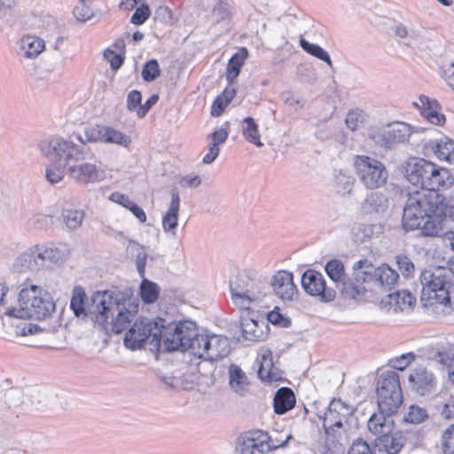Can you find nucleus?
<instances>
[{"mask_svg": "<svg viewBox=\"0 0 454 454\" xmlns=\"http://www.w3.org/2000/svg\"><path fill=\"white\" fill-rule=\"evenodd\" d=\"M87 295L81 286L73 290L70 309L75 317H87L89 314L105 330L121 333L129 326L138 312V301L120 292L112 290L97 291L90 297L89 312L85 303Z\"/></svg>", "mask_w": 454, "mask_h": 454, "instance_id": "nucleus-1", "label": "nucleus"}, {"mask_svg": "<svg viewBox=\"0 0 454 454\" xmlns=\"http://www.w3.org/2000/svg\"><path fill=\"white\" fill-rule=\"evenodd\" d=\"M447 218L454 220V197L426 189L409 192L402 218L406 231L420 229L423 236H439Z\"/></svg>", "mask_w": 454, "mask_h": 454, "instance_id": "nucleus-2", "label": "nucleus"}, {"mask_svg": "<svg viewBox=\"0 0 454 454\" xmlns=\"http://www.w3.org/2000/svg\"><path fill=\"white\" fill-rule=\"evenodd\" d=\"M403 174L409 184L419 189L440 192L454 185V174L450 169L424 158H409Z\"/></svg>", "mask_w": 454, "mask_h": 454, "instance_id": "nucleus-3", "label": "nucleus"}, {"mask_svg": "<svg viewBox=\"0 0 454 454\" xmlns=\"http://www.w3.org/2000/svg\"><path fill=\"white\" fill-rule=\"evenodd\" d=\"M419 289L420 300L425 306L442 304L451 306L454 300V282L450 273L443 268H430L423 270L415 283Z\"/></svg>", "mask_w": 454, "mask_h": 454, "instance_id": "nucleus-4", "label": "nucleus"}, {"mask_svg": "<svg viewBox=\"0 0 454 454\" xmlns=\"http://www.w3.org/2000/svg\"><path fill=\"white\" fill-rule=\"evenodd\" d=\"M20 308H9L5 315L19 318L43 320L51 316L56 305L51 294L35 285L22 288L19 294Z\"/></svg>", "mask_w": 454, "mask_h": 454, "instance_id": "nucleus-5", "label": "nucleus"}, {"mask_svg": "<svg viewBox=\"0 0 454 454\" xmlns=\"http://www.w3.org/2000/svg\"><path fill=\"white\" fill-rule=\"evenodd\" d=\"M164 348L168 352L189 350L193 356L200 350V339L196 324L191 320L168 322L165 319L162 329Z\"/></svg>", "mask_w": 454, "mask_h": 454, "instance_id": "nucleus-6", "label": "nucleus"}, {"mask_svg": "<svg viewBox=\"0 0 454 454\" xmlns=\"http://www.w3.org/2000/svg\"><path fill=\"white\" fill-rule=\"evenodd\" d=\"M39 149L49 160L60 164L67 169L76 161L85 160L87 155L93 156L88 147L59 136L43 140L39 144Z\"/></svg>", "mask_w": 454, "mask_h": 454, "instance_id": "nucleus-7", "label": "nucleus"}, {"mask_svg": "<svg viewBox=\"0 0 454 454\" xmlns=\"http://www.w3.org/2000/svg\"><path fill=\"white\" fill-rule=\"evenodd\" d=\"M164 322L165 319L162 317H157L155 320L147 317L137 319L125 333L123 340L125 347L131 350H137L148 341L153 348L158 350L161 344Z\"/></svg>", "mask_w": 454, "mask_h": 454, "instance_id": "nucleus-8", "label": "nucleus"}, {"mask_svg": "<svg viewBox=\"0 0 454 454\" xmlns=\"http://www.w3.org/2000/svg\"><path fill=\"white\" fill-rule=\"evenodd\" d=\"M354 165L360 181L368 189H377L386 184L388 173L385 165L378 160L369 156H356Z\"/></svg>", "mask_w": 454, "mask_h": 454, "instance_id": "nucleus-9", "label": "nucleus"}, {"mask_svg": "<svg viewBox=\"0 0 454 454\" xmlns=\"http://www.w3.org/2000/svg\"><path fill=\"white\" fill-rule=\"evenodd\" d=\"M75 138L87 147L89 143H109L116 144L123 147H129L131 139L129 136L124 133L114 129L110 126L106 125H94L86 127L84 129V137L80 133L73 134Z\"/></svg>", "mask_w": 454, "mask_h": 454, "instance_id": "nucleus-10", "label": "nucleus"}, {"mask_svg": "<svg viewBox=\"0 0 454 454\" xmlns=\"http://www.w3.org/2000/svg\"><path fill=\"white\" fill-rule=\"evenodd\" d=\"M301 282L306 294L317 297L322 302H330L336 298L335 288L328 286L323 274L317 270L312 269L305 270Z\"/></svg>", "mask_w": 454, "mask_h": 454, "instance_id": "nucleus-11", "label": "nucleus"}, {"mask_svg": "<svg viewBox=\"0 0 454 454\" xmlns=\"http://www.w3.org/2000/svg\"><path fill=\"white\" fill-rule=\"evenodd\" d=\"M200 350L194 356L208 361H217L227 356L231 347L227 337L222 335H201Z\"/></svg>", "mask_w": 454, "mask_h": 454, "instance_id": "nucleus-12", "label": "nucleus"}, {"mask_svg": "<svg viewBox=\"0 0 454 454\" xmlns=\"http://www.w3.org/2000/svg\"><path fill=\"white\" fill-rule=\"evenodd\" d=\"M411 134L410 125L404 122H394L380 129L373 135V139L380 146L391 149L398 144L408 141Z\"/></svg>", "mask_w": 454, "mask_h": 454, "instance_id": "nucleus-13", "label": "nucleus"}, {"mask_svg": "<svg viewBox=\"0 0 454 454\" xmlns=\"http://www.w3.org/2000/svg\"><path fill=\"white\" fill-rule=\"evenodd\" d=\"M354 413V408L340 399H333L328 405L327 411L319 419L323 420V427L326 434L336 428H340L344 422Z\"/></svg>", "mask_w": 454, "mask_h": 454, "instance_id": "nucleus-14", "label": "nucleus"}, {"mask_svg": "<svg viewBox=\"0 0 454 454\" xmlns=\"http://www.w3.org/2000/svg\"><path fill=\"white\" fill-rule=\"evenodd\" d=\"M67 175L75 184L87 185L103 180L105 171L96 162L76 161L68 169Z\"/></svg>", "mask_w": 454, "mask_h": 454, "instance_id": "nucleus-15", "label": "nucleus"}, {"mask_svg": "<svg viewBox=\"0 0 454 454\" xmlns=\"http://www.w3.org/2000/svg\"><path fill=\"white\" fill-rule=\"evenodd\" d=\"M36 258L39 269H49L64 263L69 257V249L65 246L36 244Z\"/></svg>", "mask_w": 454, "mask_h": 454, "instance_id": "nucleus-16", "label": "nucleus"}, {"mask_svg": "<svg viewBox=\"0 0 454 454\" xmlns=\"http://www.w3.org/2000/svg\"><path fill=\"white\" fill-rule=\"evenodd\" d=\"M266 439V432L260 429L244 432L237 439L236 454L268 453Z\"/></svg>", "mask_w": 454, "mask_h": 454, "instance_id": "nucleus-17", "label": "nucleus"}, {"mask_svg": "<svg viewBox=\"0 0 454 454\" xmlns=\"http://www.w3.org/2000/svg\"><path fill=\"white\" fill-rule=\"evenodd\" d=\"M405 442L406 438L399 431L380 435L374 440L373 451L375 454H398Z\"/></svg>", "mask_w": 454, "mask_h": 454, "instance_id": "nucleus-18", "label": "nucleus"}, {"mask_svg": "<svg viewBox=\"0 0 454 454\" xmlns=\"http://www.w3.org/2000/svg\"><path fill=\"white\" fill-rule=\"evenodd\" d=\"M383 387H377L379 411L387 415H393L397 412L403 403L402 389H384Z\"/></svg>", "mask_w": 454, "mask_h": 454, "instance_id": "nucleus-19", "label": "nucleus"}, {"mask_svg": "<svg viewBox=\"0 0 454 454\" xmlns=\"http://www.w3.org/2000/svg\"><path fill=\"white\" fill-rule=\"evenodd\" d=\"M408 380L411 387L420 395L431 393L435 387V378L433 373L423 367L414 369Z\"/></svg>", "mask_w": 454, "mask_h": 454, "instance_id": "nucleus-20", "label": "nucleus"}, {"mask_svg": "<svg viewBox=\"0 0 454 454\" xmlns=\"http://www.w3.org/2000/svg\"><path fill=\"white\" fill-rule=\"evenodd\" d=\"M271 286L277 295L282 300H292L297 294L293 274L286 270H280L275 274L271 278Z\"/></svg>", "mask_w": 454, "mask_h": 454, "instance_id": "nucleus-21", "label": "nucleus"}, {"mask_svg": "<svg viewBox=\"0 0 454 454\" xmlns=\"http://www.w3.org/2000/svg\"><path fill=\"white\" fill-rule=\"evenodd\" d=\"M236 327L242 333V337L245 340L257 341L262 338L263 332L252 311L241 312Z\"/></svg>", "mask_w": 454, "mask_h": 454, "instance_id": "nucleus-22", "label": "nucleus"}, {"mask_svg": "<svg viewBox=\"0 0 454 454\" xmlns=\"http://www.w3.org/2000/svg\"><path fill=\"white\" fill-rule=\"evenodd\" d=\"M425 148L434 153L439 160L454 164V140L442 137L439 139H433L427 142Z\"/></svg>", "mask_w": 454, "mask_h": 454, "instance_id": "nucleus-23", "label": "nucleus"}, {"mask_svg": "<svg viewBox=\"0 0 454 454\" xmlns=\"http://www.w3.org/2000/svg\"><path fill=\"white\" fill-rule=\"evenodd\" d=\"M257 373L262 381L273 382L282 380L283 372L274 364L270 350H265L262 354Z\"/></svg>", "mask_w": 454, "mask_h": 454, "instance_id": "nucleus-24", "label": "nucleus"}, {"mask_svg": "<svg viewBox=\"0 0 454 454\" xmlns=\"http://www.w3.org/2000/svg\"><path fill=\"white\" fill-rule=\"evenodd\" d=\"M180 207V196L176 188L171 190L170 205L162 217V228L165 232H171L176 234V230L178 226V213Z\"/></svg>", "mask_w": 454, "mask_h": 454, "instance_id": "nucleus-25", "label": "nucleus"}, {"mask_svg": "<svg viewBox=\"0 0 454 454\" xmlns=\"http://www.w3.org/2000/svg\"><path fill=\"white\" fill-rule=\"evenodd\" d=\"M419 103L416 105L419 107L420 113L429 122L435 125H442L445 122V116L439 113L440 106L434 99H430L425 95L419 98Z\"/></svg>", "mask_w": 454, "mask_h": 454, "instance_id": "nucleus-26", "label": "nucleus"}, {"mask_svg": "<svg viewBox=\"0 0 454 454\" xmlns=\"http://www.w3.org/2000/svg\"><path fill=\"white\" fill-rule=\"evenodd\" d=\"M392 415H387L379 411L373 413L368 419V430L374 435H387L394 432V420Z\"/></svg>", "mask_w": 454, "mask_h": 454, "instance_id": "nucleus-27", "label": "nucleus"}, {"mask_svg": "<svg viewBox=\"0 0 454 454\" xmlns=\"http://www.w3.org/2000/svg\"><path fill=\"white\" fill-rule=\"evenodd\" d=\"M229 386L231 389L240 396L249 393L250 381L247 374L237 364L229 366Z\"/></svg>", "mask_w": 454, "mask_h": 454, "instance_id": "nucleus-28", "label": "nucleus"}, {"mask_svg": "<svg viewBox=\"0 0 454 454\" xmlns=\"http://www.w3.org/2000/svg\"><path fill=\"white\" fill-rule=\"evenodd\" d=\"M296 403L294 391L286 387L277 390L273 399L274 412L282 415L292 410Z\"/></svg>", "mask_w": 454, "mask_h": 454, "instance_id": "nucleus-29", "label": "nucleus"}, {"mask_svg": "<svg viewBox=\"0 0 454 454\" xmlns=\"http://www.w3.org/2000/svg\"><path fill=\"white\" fill-rule=\"evenodd\" d=\"M340 296L344 300H360L368 291L359 281L355 280V276L346 277L340 285H337Z\"/></svg>", "mask_w": 454, "mask_h": 454, "instance_id": "nucleus-30", "label": "nucleus"}, {"mask_svg": "<svg viewBox=\"0 0 454 454\" xmlns=\"http://www.w3.org/2000/svg\"><path fill=\"white\" fill-rule=\"evenodd\" d=\"M13 268L19 272L40 270L36 258L35 245L28 247L16 258Z\"/></svg>", "mask_w": 454, "mask_h": 454, "instance_id": "nucleus-31", "label": "nucleus"}, {"mask_svg": "<svg viewBox=\"0 0 454 454\" xmlns=\"http://www.w3.org/2000/svg\"><path fill=\"white\" fill-rule=\"evenodd\" d=\"M389 207L386 195L381 192H371L366 196L363 208L366 213H385Z\"/></svg>", "mask_w": 454, "mask_h": 454, "instance_id": "nucleus-32", "label": "nucleus"}, {"mask_svg": "<svg viewBox=\"0 0 454 454\" xmlns=\"http://www.w3.org/2000/svg\"><path fill=\"white\" fill-rule=\"evenodd\" d=\"M109 200L129 209L140 223L146 221V215L143 208L131 200L128 195L115 192L110 195Z\"/></svg>", "mask_w": 454, "mask_h": 454, "instance_id": "nucleus-33", "label": "nucleus"}, {"mask_svg": "<svg viewBox=\"0 0 454 454\" xmlns=\"http://www.w3.org/2000/svg\"><path fill=\"white\" fill-rule=\"evenodd\" d=\"M230 289L234 292H236L237 289H242V293H244V294L259 299L262 296L255 281L243 275H239L235 280H231Z\"/></svg>", "mask_w": 454, "mask_h": 454, "instance_id": "nucleus-34", "label": "nucleus"}, {"mask_svg": "<svg viewBox=\"0 0 454 454\" xmlns=\"http://www.w3.org/2000/svg\"><path fill=\"white\" fill-rule=\"evenodd\" d=\"M44 47V41L37 36L25 35L20 41V49L26 58H35L43 51Z\"/></svg>", "mask_w": 454, "mask_h": 454, "instance_id": "nucleus-35", "label": "nucleus"}, {"mask_svg": "<svg viewBox=\"0 0 454 454\" xmlns=\"http://www.w3.org/2000/svg\"><path fill=\"white\" fill-rule=\"evenodd\" d=\"M248 56L247 48L242 47L229 59L226 77L228 81L235 79L240 72V68Z\"/></svg>", "mask_w": 454, "mask_h": 454, "instance_id": "nucleus-36", "label": "nucleus"}, {"mask_svg": "<svg viewBox=\"0 0 454 454\" xmlns=\"http://www.w3.org/2000/svg\"><path fill=\"white\" fill-rule=\"evenodd\" d=\"M242 134L245 138L257 147H262L263 144L261 141L258 124L253 117H246L242 121Z\"/></svg>", "mask_w": 454, "mask_h": 454, "instance_id": "nucleus-37", "label": "nucleus"}, {"mask_svg": "<svg viewBox=\"0 0 454 454\" xmlns=\"http://www.w3.org/2000/svg\"><path fill=\"white\" fill-rule=\"evenodd\" d=\"M431 358L448 368L450 367L454 363V344L448 342L438 346L433 351Z\"/></svg>", "mask_w": 454, "mask_h": 454, "instance_id": "nucleus-38", "label": "nucleus"}, {"mask_svg": "<svg viewBox=\"0 0 454 454\" xmlns=\"http://www.w3.org/2000/svg\"><path fill=\"white\" fill-rule=\"evenodd\" d=\"M160 291V288L156 283L146 279L145 277L142 278L139 294L145 303L152 304L155 302L159 298Z\"/></svg>", "mask_w": 454, "mask_h": 454, "instance_id": "nucleus-39", "label": "nucleus"}, {"mask_svg": "<svg viewBox=\"0 0 454 454\" xmlns=\"http://www.w3.org/2000/svg\"><path fill=\"white\" fill-rule=\"evenodd\" d=\"M325 270L328 278L337 285L346 278L347 274L343 262L339 259H332L325 265Z\"/></svg>", "mask_w": 454, "mask_h": 454, "instance_id": "nucleus-40", "label": "nucleus"}, {"mask_svg": "<svg viewBox=\"0 0 454 454\" xmlns=\"http://www.w3.org/2000/svg\"><path fill=\"white\" fill-rule=\"evenodd\" d=\"M378 286L391 290L399 278L398 273L387 264H382L378 271Z\"/></svg>", "mask_w": 454, "mask_h": 454, "instance_id": "nucleus-41", "label": "nucleus"}, {"mask_svg": "<svg viewBox=\"0 0 454 454\" xmlns=\"http://www.w3.org/2000/svg\"><path fill=\"white\" fill-rule=\"evenodd\" d=\"M234 9L227 2L219 0L213 8L212 15L215 22L229 24Z\"/></svg>", "mask_w": 454, "mask_h": 454, "instance_id": "nucleus-42", "label": "nucleus"}, {"mask_svg": "<svg viewBox=\"0 0 454 454\" xmlns=\"http://www.w3.org/2000/svg\"><path fill=\"white\" fill-rule=\"evenodd\" d=\"M300 45L304 51L325 62L330 67H333V62L328 52L321 46L316 43H311L304 38L300 40Z\"/></svg>", "mask_w": 454, "mask_h": 454, "instance_id": "nucleus-43", "label": "nucleus"}, {"mask_svg": "<svg viewBox=\"0 0 454 454\" xmlns=\"http://www.w3.org/2000/svg\"><path fill=\"white\" fill-rule=\"evenodd\" d=\"M352 269L355 280L359 281L361 285L369 290L370 287L366 286L367 273L370 270H374V264L368 259H363L355 262Z\"/></svg>", "mask_w": 454, "mask_h": 454, "instance_id": "nucleus-44", "label": "nucleus"}, {"mask_svg": "<svg viewBox=\"0 0 454 454\" xmlns=\"http://www.w3.org/2000/svg\"><path fill=\"white\" fill-rule=\"evenodd\" d=\"M53 224L51 215L35 213L27 220V228L28 230L43 231L47 230Z\"/></svg>", "mask_w": 454, "mask_h": 454, "instance_id": "nucleus-45", "label": "nucleus"}, {"mask_svg": "<svg viewBox=\"0 0 454 454\" xmlns=\"http://www.w3.org/2000/svg\"><path fill=\"white\" fill-rule=\"evenodd\" d=\"M61 215L67 227L74 231L81 227L85 214L83 210L63 209Z\"/></svg>", "mask_w": 454, "mask_h": 454, "instance_id": "nucleus-46", "label": "nucleus"}, {"mask_svg": "<svg viewBox=\"0 0 454 454\" xmlns=\"http://www.w3.org/2000/svg\"><path fill=\"white\" fill-rule=\"evenodd\" d=\"M384 389H402L400 385L399 375L394 371H388L383 372L377 382V387H382Z\"/></svg>", "mask_w": 454, "mask_h": 454, "instance_id": "nucleus-47", "label": "nucleus"}, {"mask_svg": "<svg viewBox=\"0 0 454 454\" xmlns=\"http://www.w3.org/2000/svg\"><path fill=\"white\" fill-rule=\"evenodd\" d=\"M337 192L342 195L350 194L355 184V178L351 175H348L340 171L334 177Z\"/></svg>", "mask_w": 454, "mask_h": 454, "instance_id": "nucleus-48", "label": "nucleus"}, {"mask_svg": "<svg viewBox=\"0 0 454 454\" xmlns=\"http://www.w3.org/2000/svg\"><path fill=\"white\" fill-rule=\"evenodd\" d=\"M233 302L242 310L241 312L250 311L249 308L253 301L260 300L256 297H251L242 293V289H237L236 292L231 291Z\"/></svg>", "mask_w": 454, "mask_h": 454, "instance_id": "nucleus-49", "label": "nucleus"}, {"mask_svg": "<svg viewBox=\"0 0 454 454\" xmlns=\"http://www.w3.org/2000/svg\"><path fill=\"white\" fill-rule=\"evenodd\" d=\"M142 78L147 82L155 81L160 75V68L156 59L148 60L142 69Z\"/></svg>", "mask_w": 454, "mask_h": 454, "instance_id": "nucleus-50", "label": "nucleus"}, {"mask_svg": "<svg viewBox=\"0 0 454 454\" xmlns=\"http://www.w3.org/2000/svg\"><path fill=\"white\" fill-rule=\"evenodd\" d=\"M66 174V167L54 163L46 168L45 177L50 184H55L61 182L64 179Z\"/></svg>", "mask_w": 454, "mask_h": 454, "instance_id": "nucleus-51", "label": "nucleus"}, {"mask_svg": "<svg viewBox=\"0 0 454 454\" xmlns=\"http://www.w3.org/2000/svg\"><path fill=\"white\" fill-rule=\"evenodd\" d=\"M395 262L402 275L408 278L413 277L415 272V265L412 261L405 254H397Z\"/></svg>", "mask_w": 454, "mask_h": 454, "instance_id": "nucleus-52", "label": "nucleus"}, {"mask_svg": "<svg viewBox=\"0 0 454 454\" xmlns=\"http://www.w3.org/2000/svg\"><path fill=\"white\" fill-rule=\"evenodd\" d=\"M23 393L18 387H12L4 393V403L9 408H16L22 403Z\"/></svg>", "mask_w": 454, "mask_h": 454, "instance_id": "nucleus-53", "label": "nucleus"}, {"mask_svg": "<svg viewBox=\"0 0 454 454\" xmlns=\"http://www.w3.org/2000/svg\"><path fill=\"white\" fill-rule=\"evenodd\" d=\"M89 3L90 0H81L80 4L74 7V15L78 20L87 21L94 16Z\"/></svg>", "mask_w": 454, "mask_h": 454, "instance_id": "nucleus-54", "label": "nucleus"}, {"mask_svg": "<svg viewBox=\"0 0 454 454\" xmlns=\"http://www.w3.org/2000/svg\"><path fill=\"white\" fill-rule=\"evenodd\" d=\"M390 298L395 300V302L401 310L410 309L416 301L415 297L410 292L405 290L396 292L395 296L393 297L390 295Z\"/></svg>", "mask_w": 454, "mask_h": 454, "instance_id": "nucleus-55", "label": "nucleus"}, {"mask_svg": "<svg viewBox=\"0 0 454 454\" xmlns=\"http://www.w3.org/2000/svg\"><path fill=\"white\" fill-rule=\"evenodd\" d=\"M414 360L415 355L412 352H409L391 359L389 361V365L395 370L403 371Z\"/></svg>", "mask_w": 454, "mask_h": 454, "instance_id": "nucleus-56", "label": "nucleus"}, {"mask_svg": "<svg viewBox=\"0 0 454 454\" xmlns=\"http://www.w3.org/2000/svg\"><path fill=\"white\" fill-rule=\"evenodd\" d=\"M444 454H454V424L447 427L442 434Z\"/></svg>", "mask_w": 454, "mask_h": 454, "instance_id": "nucleus-57", "label": "nucleus"}, {"mask_svg": "<svg viewBox=\"0 0 454 454\" xmlns=\"http://www.w3.org/2000/svg\"><path fill=\"white\" fill-rule=\"evenodd\" d=\"M348 454H375L371 446L362 438L355 440Z\"/></svg>", "mask_w": 454, "mask_h": 454, "instance_id": "nucleus-58", "label": "nucleus"}, {"mask_svg": "<svg viewBox=\"0 0 454 454\" xmlns=\"http://www.w3.org/2000/svg\"><path fill=\"white\" fill-rule=\"evenodd\" d=\"M151 12L147 4H141L131 16V23L142 25L150 17Z\"/></svg>", "mask_w": 454, "mask_h": 454, "instance_id": "nucleus-59", "label": "nucleus"}, {"mask_svg": "<svg viewBox=\"0 0 454 454\" xmlns=\"http://www.w3.org/2000/svg\"><path fill=\"white\" fill-rule=\"evenodd\" d=\"M147 257H148V255L145 253V251L144 250V247H138L137 248L135 262H136V267H137V270L139 274V277L142 278H144V277L145 275V265H146V262H147Z\"/></svg>", "mask_w": 454, "mask_h": 454, "instance_id": "nucleus-60", "label": "nucleus"}, {"mask_svg": "<svg viewBox=\"0 0 454 454\" xmlns=\"http://www.w3.org/2000/svg\"><path fill=\"white\" fill-rule=\"evenodd\" d=\"M345 121L350 130H356L363 122L362 112L359 110L349 111Z\"/></svg>", "mask_w": 454, "mask_h": 454, "instance_id": "nucleus-61", "label": "nucleus"}, {"mask_svg": "<svg viewBox=\"0 0 454 454\" xmlns=\"http://www.w3.org/2000/svg\"><path fill=\"white\" fill-rule=\"evenodd\" d=\"M427 418V414L426 410L418 406H411L406 419L411 423L419 424L423 422Z\"/></svg>", "mask_w": 454, "mask_h": 454, "instance_id": "nucleus-62", "label": "nucleus"}, {"mask_svg": "<svg viewBox=\"0 0 454 454\" xmlns=\"http://www.w3.org/2000/svg\"><path fill=\"white\" fill-rule=\"evenodd\" d=\"M104 56L110 62L111 68L115 71L118 70L124 62V57L112 50H106Z\"/></svg>", "mask_w": 454, "mask_h": 454, "instance_id": "nucleus-63", "label": "nucleus"}, {"mask_svg": "<svg viewBox=\"0 0 454 454\" xmlns=\"http://www.w3.org/2000/svg\"><path fill=\"white\" fill-rule=\"evenodd\" d=\"M442 76L447 84L454 90V62L443 65L441 67Z\"/></svg>", "mask_w": 454, "mask_h": 454, "instance_id": "nucleus-64", "label": "nucleus"}]
</instances>
